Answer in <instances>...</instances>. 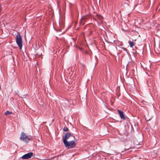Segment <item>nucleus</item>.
<instances>
[{"mask_svg":"<svg viewBox=\"0 0 160 160\" xmlns=\"http://www.w3.org/2000/svg\"><path fill=\"white\" fill-rule=\"evenodd\" d=\"M33 154L32 152H30L22 156V158L23 159H28L30 158Z\"/></svg>","mask_w":160,"mask_h":160,"instance_id":"20e7f679","label":"nucleus"},{"mask_svg":"<svg viewBox=\"0 0 160 160\" xmlns=\"http://www.w3.org/2000/svg\"><path fill=\"white\" fill-rule=\"evenodd\" d=\"M93 32V31H90V33L89 34V35H91L92 34Z\"/></svg>","mask_w":160,"mask_h":160,"instance_id":"ddd939ff","label":"nucleus"},{"mask_svg":"<svg viewBox=\"0 0 160 160\" xmlns=\"http://www.w3.org/2000/svg\"><path fill=\"white\" fill-rule=\"evenodd\" d=\"M85 21L83 20V21L82 20V18H81V20L80 21V24L83 25L85 24Z\"/></svg>","mask_w":160,"mask_h":160,"instance_id":"6e6552de","label":"nucleus"},{"mask_svg":"<svg viewBox=\"0 0 160 160\" xmlns=\"http://www.w3.org/2000/svg\"><path fill=\"white\" fill-rule=\"evenodd\" d=\"M117 111L119 113L121 119L122 120L126 119V118L123 112L119 109Z\"/></svg>","mask_w":160,"mask_h":160,"instance_id":"423d86ee","label":"nucleus"},{"mask_svg":"<svg viewBox=\"0 0 160 160\" xmlns=\"http://www.w3.org/2000/svg\"><path fill=\"white\" fill-rule=\"evenodd\" d=\"M102 17L101 15H97L96 18L95 19V20L99 23L102 22Z\"/></svg>","mask_w":160,"mask_h":160,"instance_id":"39448f33","label":"nucleus"},{"mask_svg":"<svg viewBox=\"0 0 160 160\" xmlns=\"http://www.w3.org/2000/svg\"><path fill=\"white\" fill-rule=\"evenodd\" d=\"M69 102L70 103H71V102H70V101L69 100V102Z\"/></svg>","mask_w":160,"mask_h":160,"instance_id":"2eb2a0df","label":"nucleus"},{"mask_svg":"<svg viewBox=\"0 0 160 160\" xmlns=\"http://www.w3.org/2000/svg\"><path fill=\"white\" fill-rule=\"evenodd\" d=\"M12 113V112H9V111H7L5 112V114L6 115H9L11 114Z\"/></svg>","mask_w":160,"mask_h":160,"instance_id":"1a4fd4ad","label":"nucleus"},{"mask_svg":"<svg viewBox=\"0 0 160 160\" xmlns=\"http://www.w3.org/2000/svg\"><path fill=\"white\" fill-rule=\"evenodd\" d=\"M71 137H72L74 139L77 140L75 137L72 135L70 133H65V135L63 138V143L65 147L68 149H72L76 147V144L75 142L72 140L70 141H68L69 138Z\"/></svg>","mask_w":160,"mask_h":160,"instance_id":"f257e3e1","label":"nucleus"},{"mask_svg":"<svg viewBox=\"0 0 160 160\" xmlns=\"http://www.w3.org/2000/svg\"><path fill=\"white\" fill-rule=\"evenodd\" d=\"M63 130L65 132H67L68 130V129L67 127H64L63 128Z\"/></svg>","mask_w":160,"mask_h":160,"instance_id":"9b49d317","label":"nucleus"},{"mask_svg":"<svg viewBox=\"0 0 160 160\" xmlns=\"http://www.w3.org/2000/svg\"><path fill=\"white\" fill-rule=\"evenodd\" d=\"M82 20L83 21V20H85V21L88 19V18L87 16H82Z\"/></svg>","mask_w":160,"mask_h":160,"instance_id":"0eeeda50","label":"nucleus"},{"mask_svg":"<svg viewBox=\"0 0 160 160\" xmlns=\"http://www.w3.org/2000/svg\"><path fill=\"white\" fill-rule=\"evenodd\" d=\"M16 42L20 49H21L22 46V39L20 34L18 32L17 33L16 35Z\"/></svg>","mask_w":160,"mask_h":160,"instance_id":"f03ea898","label":"nucleus"},{"mask_svg":"<svg viewBox=\"0 0 160 160\" xmlns=\"http://www.w3.org/2000/svg\"><path fill=\"white\" fill-rule=\"evenodd\" d=\"M123 49V50H124V51H126L127 50V49H126V48H122Z\"/></svg>","mask_w":160,"mask_h":160,"instance_id":"4468645a","label":"nucleus"},{"mask_svg":"<svg viewBox=\"0 0 160 160\" xmlns=\"http://www.w3.org/2000/svg\"><path fill=\"white\" fill-rule=\"evenodd\" d=\"M20 139L21 141L27 143L30 140V138L29 136H27L23 132L21 133L20 137Z\"/></svg>","mask_w":160,"mask_h":160,"instance_id":"7ed1b4c3","label":"nucleus"},{"mask_svg":"<svg viewBox=\"0 0 160 160\" xmlns=\"http://www.w3.org/2000/svg\"><path fill=\"white\" fill-rule=\"evenodd\" d=\"M129 44L131 47H132L134 45V43L132 42H130Z\"/></svg>","mask_w":160,"mask_h":160,"instance_id":"9d476101","label":"nucleus"},{"mask_svg":"<svg viewBox=\"0 0 160 160\" xmlns=\"http://www.w3.org/2000/svg\"><path fill=\"white\" fill-rule=\"evenodd\" d=\"M84 54H89V52H88L87 51H85V52H84Z\"/></svg>","mask_w":160,"mask_h":160,"instance_id":"f8f14e48","label":"nucleus"}]
</instances>
